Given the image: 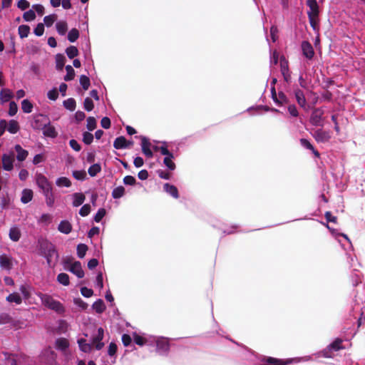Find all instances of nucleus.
Here are the masks:
<instances>
[{
	"instance_id": "nucleus-1",
	"label": "nucleus",
	"mask_w": 365,
	"mask_h": 365,
	"mask_svg": "<svg viewBox=\"0 0 365 365\" xmlns=\"http://www.w3.org/2000/svg\"><path fill=\"white\" fill-rule=\"evenodd\" d=\"M38 296L45 307L58 314H63L65 312V307L60 302L54 299L51 296L42 293H38Z\"/></svg>"
},
{
	"instance_id": "nucleus-2",
	"label": "nucleus",
	"mask_w": 365,
	"mask_h": 365,
	"mask_svg": "<svg viewBox=\"0 0 365 365\" xmlns=\"http://www.w3.org/2000/svg\"><path fill=\"white\" fill-rule=\"evenodd\" d=\"M63 264L66 270L76 274L78 278H82L84 276L81 264L79 262L72 258L67 257L63 259Z\"/></svg>"
},
{
	"instance_id": "nucleus-3",
	"label": "nucleus",
	"mask_w": 365,
	"mask_h": 365,
	"mask_svg": "<svg viewBox=\"0 0 365 365\" xmlns=\"http://www.w3.org/2000/svg\"><path fill=\"white\" fill-rule=\"evenodd\" d=\"M324 110L322 108H314L311 114L310 123L315 126L321 125Z\"/></svg>"
},
{
	"instance_id": "nucleus-4",
	"label": "nucleus",
	"mask_w": 365,
	"mask_h": 365,
	"mask_svg": "<svg viewBox=\"0 0 365 365\" xmlns=\"http://www.w3.org/2000/svg\"><path fill=\"white\" fill-rule=\"evenodd\" d=\"M280 70L284 80L287 83H289L291 81V73L289 69L288 62L283 56L280 58Z\"/></svg>"
},
{
	"instance_id": "nucleus-5",
	"label": "nucleus",
	"mask_w": 365,
	"mask_h": 365,
	"mask_svg": "<svg viewBox=\"0 0 365 365\" xmlns=\"http://www.w3.org/2000/svg\"><path fill=\"white\" fill-rule=\"evenodd\" d=\"M139 138L141 140V148L143 153L148 158H152L153 156V153L150 149V142L145 136L140 135L139 136Z\"/></svg>"
},
{
	"instance_id": "nucleus-6",
	"label": "nucleus",
	"mask_w": 365,
	"mask_h": 365,
	"mask_svg": "<svg viewBox=\"0 0 365 365\" xmlns=\"http://www.w3.org/2000/svg\"><path fill=\"white\" fill-rule=\"evenodd\" d=\"M2 166L3 168L6 171H10L14 168V154L11 153L10 154H4L2 155Z\"/></svg>"
},
{
	"instance_id": "nucleus-7",
	"label": "nucleus",
	"mask_w": 365,
	"mask_h": 365,
	"mask_svg": "<svg viewBox=\"0 0 365 365\" xmlns=\"http://www.w3.org/2000/svg\"><path fill=\"white\" fill-rule=\"evenodd\" d=\"M155 341L156 346H157V351L160 353H165L168 350V341L166 339L164 338H155L152 337V341Z\"/></svg>"
},
{
	"instance_id": "nucleus-8",
	"label": "nucleus",
	"mask_w": 365,
	"mask_h": 365,
	"mask_svg": "<svg viewBox=\"0 0 365 365\" xmlns=\"http://www.w3.org/2000/svg\"><path fill=\"white\" fill-rule=\"evenodd\" d=\"M301 47L303 55L309 60L312 59L314 55V51L312 44L309 41H302Z\"/></svg>"
},
{
	"instance_id": "nucleus-9",
	"label": "nucleus",
	"mask_w": 365,
	"mask_h": 365,
	"mask_svg": "<svg viewBox=\"0 0 365 365\" xmlns=\"http://www.w3.org/2000/svg\"><path fill=\"white\" fill-rule=\"evenodd\" d=\"M294 93L298 105L301 108L307 109V100L304 92L299 88H296L294 90Z\"/></svg>"
},
{
	"instance_id": "nucleus-10",
	"label": "nucleus",
	"mask_w": 365,
	"mask_h": 365,
	"mask_svg": "<svg viewBox=\"0 0 365 365\" xmlns=\"http://www.w3.org/2000/svg\"><path fill=\"white\" fill-rule=\"evenodd\" d=\"M341 341L340 339L335 340L332 344H331L327 349L323 351V355L326 358L332 357L331 354V351H336L341 349Z\"/></svg>"
},
{
	"instance_id": "nucleus-11",
	"label": "nucleus",
	"mask_w": 365,
	"mask_h": 365,
	"mask_svg": "<svg viewBox=\"0 0 365 365\" xmlns=\"http://www.w3.org/2000/svg\"><path fill=\"white\" fill-rule=\"evenodd\" d=\"M36 184L42 191L52 186L48 179L42 174L36 175Z\"/></svg>"
},
{
	"instance_id": "nucleus-12",
	"label": "nucleus",
	"mask_w": 365,
	"mask_h": 365,
	"mask_svg": "<svg viewBox=\"0 0 365 365\" xmlns=\"http://www.w3.org/2000/svg\"><path fill=\"white\" fill-rule=\"evenodd\" d=\"M313 137L317 142L322 143L327 142L330 138L329 133L322 129L317 130L313 134Z\"/></svg>"
},
{
	"instance_id": "nucleus-13",
	"label": "nucleus",
	"mask_w": 365,
	"mask_h": 365,
	"mask_svg": "<svg viewBox=\"0 0 365 365\" xmlns=\"http://www.w3.org/2000/svg\"><path fill=\"white\" fill-rule=\"evenodd\" d=\"M307 5L309 8L307 15L319 16V9L317 0H307Z\"/></svg>"
},
{
	"instance_id": "nucleus-14",
	"label": "nucleus",
	"mask_w": 365,
	"mask_h": 365,
	"mask_svg": "<svg viewBox=\"0 0 365 365\" xmlns=\"http://www.w3.org/2000/svg\"><path fill=\"white\" fill-rule=\"evenodd\" d=\"M0 267L7 270L11 269L13 267L11 258L6 255H1L0 256Z\"/></svg>"
},
{
	"instance_id": "nucleus-15",
	"label": "nucleus",
	"mask_w": 365,
	"mask_h": 365,
	"mask_svg": "<svg viewBox=\"0 0 365 365\" xmlns=\"http://www.w3.org/2000/svg\"><path fill=\"white\" fill-rule=\"evenodd\" d=\"M43 134L51 138H55L58 135V133L56 132L55 128L51 125L49 123L47 125H45L43 128Z\"/></svg>"
},
{
	"instance_id": "nucleus-16",
	"label": "nucleus",
	"mask_w": 365,
	"mask_h": 365,
	"mask_svg": "<svg viewBox=\"0 0 365 365\" xmlns=\"http://www.w3.org/2000/svg\"><path fill=\"white\" fill-rule=\"evenodd\" d=\"M103 329L102 328H99L98 329V334L93 340V345L96 346V349L99 350L103 346V343L101 342V340L103 338Z\"/></svg>"
},
{
	"instance_id": "nucleus-17",
	"label": "nucleus",
	"mask_w": 365,
	"mask_h": 365,
	"mask_svg": "<svg viewBox=\"0 0 365 365\" xmlns=\"http://www.w3.org/2000/svg\"><path fill=\"white\" fill-rule=\"evenodd\" d=\"M59 232L63 234H69L72 230V225L68 220H62L58 227Z\"/></svg>"
},
{
	"instance_id": "nucleus-18",
	"label": "nucleus",
	"mask_w": 365,
	"mask_h": 365,
	"mask_svg": "<svg viewBox=\"0 0 365 365\" xmlns=\"http://www.w3.org/2000/svg\"><path fill=\"white\" fill-rule=\"evenodd\" d=\"M164 190L175 199L179 197L178 188L173 185L165 183L163 186Z\"/></svg>"
},
{
	"instance_id": "nucleus-19",
	"label": "nucleus",
	"mask_w": 365,
	"mask_h": 365,
	"mask_svg": "<svg viewBox=\"0 0 365 365\" xmlns=\"http://www.w3.org/2000/svg\"><path fill=\"white\" fill-rule=\"evenodd\" d=\"M38 244L40 251H54L53 245L46 239H39Z\"/></svg>"
},
{
	"instance_id": "nucleus-20",
	"label": "nucleus",
	"mask_w": 365,
	"mask_h": 365,
	"mask_svg": "<svg viewBox=\"0 0 365 365\" xmlns=\"http://www.w3.org/2000/svg\"><path fill=\"white\" fill-rule=\"evenodd\" d=\"M15 150L17 153L16 158L19 161H24L27 158L29 153L27 150L22 148L20 145H16Z\"/></svg>"
},
{
	"instance_id": "nucleus-21",
	"label": "nucleus",
	"mask_w": 365,
	"mask_h": 365,
	"mask_svg": "<svg viewBox=\"0 0 365 365\" xmlns=\"http://www.w3.org/2000/svg\"><path fill=\"white\" fill-rule=\"evenodd\" d=\"M266 364L264 365H287L290 363L292 360H281L272 357H268L266 359Z\"/></svg>"
},
{
	"instance_id": "nucleus-22",
	"label": "nucleus",
	"mask_w": 365,
	"mask_h": 365,
	"mask_svg": "<svg viewBox=\"0 0 365 365\" xmlns=\"http://www.w3.org/2000/svg\"><path fill=\"white\" fill-rule=\"evenodd\" d=\"M113 147L115 149L127 148V140L124 136L116 138L113 142Z\"/></svg>"
},
{
	"instance_id": "nucleus-23",
	"label": "nucleus",
	"mask_w": 365,
	"mask_h": 365,
	"mask_svg": "<svg viewBox=\"0 0 365 365\" xmlns=\"http://www.w3.org/2000/svg\"><path fill=\"white\" fill-rule=\"evenodd\" d=\"M73 207H78L81 205L86 199V197L84 194L82 192H76L73 195Z\"/></svg>"
},
{
	"instance_id": "nucleus-24",
	"label": "nucleus",
	"mask_w": 365,
	"mask_h": 365,
	"mask_svg": "<svg viewBox=\"0 0 365 365\" xmlns=\"http://www.w3.org/2000/svg\"><path fill=\"white\" fill-rule=\"evenodd\" d=\"M6 301L11 304L14 303L15 304H20L22 302V298L20 295V294L17 292H14L10 294L6 297Z\"/></svg>"
},
{
	"instance_id": "nucleus-25",
	"label": "nucleus",
	"mask_w": 365,
	"mask_h": 365,
	"mask_svg": "<svg viewBox=\"0 0 365 365\" xmlns=\"http://www.w3.org/2000/svg\"><path fill=\"white\" fill-rule=\"evenodd\" d=\"M13 97V93L8 88H2L0 91V99L3 103L8 102Z\"/></svg>"
},
{
	"instance_id": "nucleus-26",
	"label": "nucleus",
	"mask_w": 365,
	"mask_h": 365,
	"mask_svg": "<svg viewBox=\"0 0 365 365\" xmlns=\"http://www.w3.org/2000/svg\"><path fill=\"white\" fill-rule=\"evenodd\" d=\"M32 198H33V191L31 190L24 189L22 191L21 201L23 203L26 204V203L29 202L30 201H31Z\"/></svg>"
},
{
	"instance_id": "nucleus-27",
	"label": "nucleus",
	"mask_w": 365,
	"mask_h": 365,
	"mask_svg": "<svg viewBox=\"0 0 365 365\" xmlns=\"http://www.w3.org/2000/svg\"><path fill=\"white\" fill-rule=\"evenodd\" d=\"M66 62L65 56L61 53L56 55V67L57 70L62 71Z\"/></svg>"
},
{
	"instance_id": "nucleus-28",
	"label": "nucleus",
	"mask_w": 365,
	"mask_h": 365,
	"mask_svg": "<svg viewBox=\"0 0 365 365\" xmlns=\"http://www.w3.org/2000/svg\"><path fill=\"white\" fill-rule=\"evenodd\" d=\"M6 128L10 133L15 134L19 130V123L15 120H11Z\"/></svg>"
},
{
	"instance_id": "nucleus-29",
	"label": "nucleus",
	"mask_w": 365,
	"mask_h": 365,
	"mask_svg": "<svg viewBox=\"0 0 365 365\" xmlns=\"http://www.w3.org/2000/svg\"><path fill=\"white\" fill-rule=\"evenodd\" d=\"M56 27L58 33L61 36L65 35L68 30L67 23L64 21L57 22L56 24Z\"/></svg>"
},
{
	"instance_id": "nucleus-30",
	"label": "nucleus",
	"mask_w": 365,
	"mask_h": 365,
	"mask_svg": "<svg viewBox=\"0 0 365 365\" xmlns=\"http://www.w3.org/2000/svg\"><path fill=\"white\" fill-rule=\"evenodd\" d=\"M174 158L173 155H170V156L165 157L163 160L164 165L170 170H174L176 168L175 163L173 161Z\"/></svg>"
},
{
	"instance_id": "nucleus-31",
	"label": "nucleus",
	"mask_w": 365,
	"mask_h": 365,
	"mask_svg": "<svg viewBox=\"0 0 365 365\" xmlns=\"http://www.w3.org/2000/svg\"><path fill=\"white\" fill-rule=\"evenodd\" d=\"M18 32L21 38H26L30 33V27L28 25H21L19 26Z\"/></svg>"
},
{
	"instance_id": "nucleus-32",
	"label": "nucleus",
	"mask_w": 365,
	"mask_h": 365,
	"mask_svg": "<svg viewBox=\"0 0 365 365\" xmlns=\"http://www.w3.org/2000/svg\"><path fill=\"white\" fill-rule=\"evenodd\" d=\"M68 345L69 344L68 340L64 338L58 339L56 341V348L61 351L66 350L68 348Z\"/></svg>"
},
{
	"instance_id": "nucleus-33",
	"label": "nucleus",
	"mask_w": 365,
	"mask_h": 365,
	"mask_svg": "<svg viewBox=\"0 0 365 365\" xmlns=\"http://www.w3.org/2000/svg\"><path fill=\"white\" fill-rule=\"evenodd\" d=\"M63 106L66 109H68L71 111H73L76 107V102L75 99L73 98H68L67 100H65L63 101Z\"/></svg>"
},
{
	"instance_id": "nucleus-34",
	"label": "nucleus",
	"mask_w": 365,
	"mask_h": 365,
	"mask_svg": "<svg viewBox=\"0 0 365 365\" xmlns=\"http://www.w3.org/2000/svg\"><path fill=\"white\" fill-rule=\"evenodd\" d=\"M66 75L64 76L63 79L66 81H71L75 77V71L71 65L66 66Z\"/></svg>"
},
{
	"instance_id": "nucleus-35",
	"label": "nucleus",
	"mask_w": 365,
	"mask_h": 365,
	"mask_svg": "<svg viewBox=\"0 0 365 365\" xmlns=\"http://www.w3.org/2000/svg\"><path fill=\"white\" fill-rule=\"evenodd\" d=\"M66 53L70 59H73L78 55L79 52L76 46H70L66 49Z\"/></svg>"
},
{
	"instance_id": "nucleus-36",
	"label": "nucleus",
	"mask_w": 365,
	"mask_h": 365,
	"mask_svg": "<svg viewBox=\"0 0 365 365\" xmlns=\"http://www.w3.org/2000/svg\"><path fill=\"white\" fill-rule=\"evenodd\" d=\"M56 184L58 187H69L71 185V182L68 178L61 177L56 180Z\"/></svg>"
},
{
	"instance_id": "nucleus-37",
	"label": "nucleus",
	"mask_w": 365,
	"mask_h": 365,
	"mask_svg": "<svg viewBox=\"0 0 365 365\" xmlns=\"http://www.w3.org/2000/svg\"><path fill=\"white\" fill-rule=\"evenodd\" d=\"M101 171V167L100 164L95 163L89 167L88 173L90 176L94 177Z\"/></svg>"
},
{
	"instance_id": "nucleus-38",
	"label": "nucleus",
	"mask_w": 365,
	"mask_h": 365,
	"mask_svg": "<svg viewBox=\"0 0 365 365\" xmlns=\"http://www.w3.org/2000/svg\"><path fill=\"white\" fill-rule=\"evenodd\" d=\"M310 26L314 31H319V16L308 15Z\"/></svg>"
},
{
	"instance_id": "nucleus-39",
	"label": "nucleus",
	"mask_w": 365,
	"mask_h": 365,
	"mask_svg": "<svg viewBox=\"0 0 365 365\" xmlns=\"http://www.w3.org/2000/svg\"><path fill=\"white\" fill-rule=\"evenodd\" d=\"M125 194V188L123 186H118L113 189L112 192V197L114 199H118L123 197Z\"/></svg>"
},
{
	"instance_id": "nucleus-40",
	"label": "nucleus",
	"mask_w": 365,
	"mask_h": 365,
	"mask_svg": "<svg viewBox=\"0 0 365 365\" xmlns=\"http://www.w3.org/2000/svg\"><path fill=\"white\" fill-rule=\"evenodd\" d=\"M33 104L28 100L24 99L21 102V109L26 113H30L32 112Z\"/></svg>"
},
{
	"instance_id": "nucleus-41",
	"label": "nucleus",
	"mask_w": 365,
	"mask_h": 365,
	"mask_svg": "<svg viewBox=\"0 0 365 365\" xmlns=\"http://www.w3.org/2000/svg\"><path fill=\"white\" fill-rule=\"evenodd\" d=\"M79 83L83 90L87 91L91 85L90 79L85 75H81L79 78Z\"/></svg>"
},
{
	"instance_id": "nucleus-42",
	"label": "nucleus",
	"mask_w": 365,
	"mask_h": 365,
	"mask_svg": "<svg viewBox=\"0 0 365 365\" xmlns=\"http://www.w3.org/2000/svg\"><path fill=\"white\" fill-rule=\"evenodd\" d=\"M133 340L138 345L143 346L145 343L151 342L152 337H150L149 339H145V338L135 334H133Z\"/></svg>"
},
{
	"instance_id": "nucleus-43",
	"label": "nucleus",
	"mask_w": 365,
	"mask_h": 365,
	"mask_svg": "<svg viewBox=\"0 0 365 365\" xmlns=\"http://www.w3.org/2000/svg\"><path fill=\"white\" fill-rule=\"evenodd\" d=\"M9 237L11 240L14 242H16L19 240L21 237V233L17 227H12L9 231Z\"/></svg>"
},
{
	"instance_id": "nucleus-44",
	"label": "nucleus",
	"mask_w": 365,
	"mask_h": 365,
	"mask_svg": "<svg viewBox=\"0 0 365 365\" xmlns=\"http://www.w3.org/2000/svg\"><path fill=\"white\" fill-rule=\"evenodd\" d=\"M79 37V31L77 29H72L68 34V40L70 42H75Z\"/></svg>"
},
{
	"instance_id": "nucleus-45",
	"label": "nucleus",
	"mask_w": 365,
	"mask_h": 365,
	"mask_svg": "<svg viewBox=\"0 0 365 365\" xmlns=\"http://www.w3.org/2000/svg\"><path fill=\"white\" fill-rule=\"evenodd\" d=\"M57 281L64 286H68L69 284V277L66 273H61L57 276Z\"/></svg>"
},
{
	"instance_id": "nucleus-46",
	"label": "nucleus",
	"mask_w": 365,
	"mask_h": 365,
	"mask_svg": "<svg viewBox=\"0 0 365 365\" xmlns=\"http://www.w3.org/2000/svg\"><path fill=\"white\" fill-rule=\"evenodd\" d=\"M275 103L279 106L287 104L289 103V99L283 92H279L277 101Z\"/></svg>"
},
{
	"instance_id": "nucleus-47",
	"label": "nucleus",
	"mask_w": 365,
	"mask_h": 365,
	"mask_svg": "<svg viewBox=\"0 0 365 365\" xmlns=\"http://www.w3.org/2000/svg\"><path fill=\"white\" fill-rule=\"evenodd\" d=\"M56 19H57V16L56 14L46 16L43 18V22L47 27H50L53 25V24L56 20Z\"/></svg>"
},
{
	"instance_id": "nucleus-48",
	"label": "nucleus",
	"mask_w": 365,
	"mask_h": 365,
	"mask_svg": "<svg viewBox=\"0 0 365 365\" xmlns=\"http://www.w3.org/2000/svg\"><path fill=\"white\" fill-rule=\"evenodd\" d=\"M93 309L98 313H101L105 309V305L102 300L99 299L93 304Z\"/></svg>"
},
{
	"instance_id": "nucleus-49",
	"label": "nucleus",
	"mask_w": 365,
	"mask_h": 365,
	"mask_svg": "<svg viewBox=\"0 0 365 365\" xmlns=\"http://www.w3.org/2000/svg\"><path fill=\"white\" fill-rule=\"evenodd\" d=\"M84 109L87 111H91L94 108V103L91 98L87 97L85 98L83 102Z\"/></svg>"
},
{
	"instance_id": "nucleus-50",
	"label": "nucleus",
	"mask_w": 365,
	"mask_h": 365,
	"mask_svg": "<svg viewBox=\"0 0 365 365\" xmlns=\"http://www.w3.org/2000/svg\"><path fill=\"white\" fill-rule=\"evenodd\" d=\"M93 140V135L92 133L89 132H84L83 133V142L86 145H90L92 143Z\"/></svg>"
},
{
	"instance_id": "nucleus-51",
	"label": "nucleus",
	"mask_w": 365,
	"mask_h": 365,
	"mask_svg": "<svg viewBox=\"0 0 365 365\" xmlns=\"http://www.w3.org/2000/svg\"><path fill=\"white\" fill-rule=\"evenodd\" d=\"M23 18L26 21H31L36 19V14L33 10H29L24 12Z\"/></svg>"
},
{
	"instance_id": "nucleus-52",
	"label": "nucleus",
	"mask_w": 365,
	"mask_h": 365,
	"mask_svg": "<svg viewBox=\"0 0 365 365\" xmlns=\"http://www.w3.org/2000/svg\"><path fill=\"white\" fill-rule=\"evenodd\" d=\"M86 127L90 131L93 130L96 128V120L94 117H88L87 118Z\"/></svg>"
},
{
	"instance_id": "nucleus-53",
	"label": "nucleus",
	"mask_w": 365,
	"mask_h": 365,
	"mask_svg": "<svg viewBox=\"0 0 365 365\" xmlns=\"http://www.w3.org/2000/svg\"><path fill=\"white\" fill-rule=\"evenodd\" d=\"M74 178L78 180H83L86 178V173L85 170H75L73 172Z\"/></svg>"
},
{
	"instance_id": "nucleus-54",
	"label": "nucleus",
	"mask_w": 365,
	"mask_h": 365,
	"mask_svg": "<svg viewBox=\"0 0 365 365\" xmlns=\"http://www.w3.org/2000/svg\"><path fill=\"white\" fill-rule=\"evenodd\" d=\"M80 349L84 351L88 352L91 350V345L86 342V340L81 339L78 341Z\"/></svg>"
},
{
	"instance_id": "nucleus-55",
	"label": "nucleus",
	"mask_w": 365,
	"mask_h": 365,
	"mask_svg": "<svg viewBox=\"0 0 365 365\" xmlns=\"http://www.w3.org/2000/svg\"><path fill=\"white\" fill-rule=\"evenodd\" d=\"M106 211L104 208H100L94 216V220L96 222H100L103 217L106 215Z\"/></svg>"
},
{
	"instance_id": "nucleus-56",
	"label": "nucleus",
	"mask_w": 365,
	"mask_h": 365,
	"mask_svg": "<svg viewBox=\"0 0 365 365\" xmlns=\"http://www.w3.org/2000/svg\"><path fill=\"white\" fill-rule=\"evenodd\" d=\"M91 212V206L89 204H86L82 206L79 210V214L82 217H86L89 215Z\"/></svg>"
},
{
	"instance_id": "nucleus-57",
	"label": "nucleus",
	"mask_w": 365,
	"mask_h": 365,
	"mask_svg": "<svg viewBox=\"0 0 365 365\" xmlns=\"http://www.w3.org/2000/svg\"><path fill=\"white\" fill-rule=\"evenodd\" d=\"M18 111L17 104L14 101H11L9 103V115L14 116Z\"/></svg>"
},
{
	"instance_id": "nucleus-58",
	"label": "nucleus",
	"mask_w": 365,
	"mask_h": 365,
	"mask_svg": "<svg viewBox=\"0 0 365 365\" xmlns=\"http://www.w3.org/2000/svg\"><path fill=\"white\" fill-rule=\"evenodd\" d=\"M34 33L37 36H41L44 33V24L42 23L38 24L34 30Z\"/></svg>"
},
{
	"instance_id": "nucleus-59",
	"label": "nucleus",
	"mask_w": 365,
	"mask_h": 365,
	"mask_svg": "<svg viewBox=\"0 0 365 365\" xmlns=\"http://www.w3.org/2000/svg\"><path fill=\"white\" fill-rule=\"evenodd\" d=\"M48 98L51 101H56L58 97V91L54 88L52 90L49 91L47 93Z\"/></svg>"
},
{
	"instance_id": "nucleus-60",
	"label": "nucleus",
	"mask_w": 365,
	"mask_h": 365,
	"mask_svg": "<svg viewBox=\"0 0 365 365\" xmlns=\"http://www.w3.org/2000/svg\"><path fill=\"white\" fill-rule=\"evenodd\" d=\"M123 182L125 185H134L136 183V180L132 175H126L123 178Z\"/></svg>"
},
{
	"instance_id": "nucleus-61",
	"label": "nucleus",
	"mask_w": 365,
	"mask_h": 365,
	"mask_svg": "<svg viewBox=\"0 0 365 365\" xmlns=\"http://www.w3.org/2000/svg\"><path fill=\"white\" fill-rule=\"evenodd\" d=\"M17 6L21 10L24 11L30 6V4L26 0H19L17 3Z\"/></svg>"
},
{
	"instance_id": "nucleus-62",
	"label": "nucleus",
	"mask_w": 365,
	"mask_h": 365,
	"mask_svg": "<svg viewBox=\"0 0 365 365\" xmlns=\"http://www.w3.org/2000/svg\"><path fill=\"white\" fill-rule=\"evenodd\" d=\"M278 29L275 26H272L270 28V35L273 42H275L278 38Z\"/></svg>"
},
{
	"instance_id": "nucleus-63",
	"label": "nucleus",
	"mask_w": 365,
	"mask_h": 365,
	"mask_svg": "<svg viewBox=\"0 0 365 365\" xmlns=\"http://www.w3.org/2000/svg\"><path fill=\"white\" fill-rule=\"evenodd\" d=\"M73 302L76 306L79 307L82 309H86L88 307V304L81 298H75L73 299Z\"/></svg>"
},
{
	"instance_id": "nucleus-64",
	"label": "nucleus",
	"mask_w": 365,
	"mask_h": 365,
	"mask_svg": "<svg viewBox=\"0 0 365 365\" xmlns=\"http://www.w3.org/2000/svg\"><path fill=\"white\" fill-rule=\"evenodd\" d=\"M101 126L105 129H108L110 127L111 122L108 117H103L101 121Z\"/></svg>"
}]
</instances>
